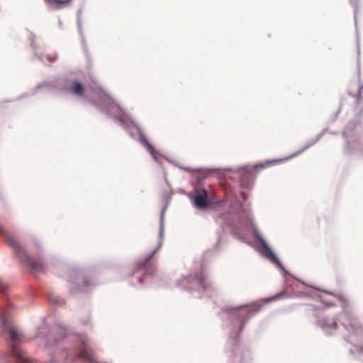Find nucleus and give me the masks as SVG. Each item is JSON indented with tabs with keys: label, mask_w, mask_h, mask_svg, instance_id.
<instances>
[{
	"label": "nucleus",
	"mask_w": 363,
	"mask_h": 363,
	"mask_svg": "<svg viewBox=\"0 0 363 363\" xmlns=\"http://www.w3.org/2000/svg\"><path fill=\"white\" fill-rule=\"evenodd\" d=\"M308 147V145L306 146L305 147H303V149H301V150H299L298 152H297L296 153H295L294 155H293L291 156V157H294V156H296V155H298V154H300V153H301V152H303L305 150H306Z\"/></svg>",
	"instance_id": "16"
},
{
	"label": "nucleus",
	"mask_w": 363,
	"mask_h": 363,
	"mask_svg": "<svg viewBox=\"0 0 363 363\" xmlns=\"http://www.w3.org/2000/svg\"><path fill=\"white\" fill-rule=\"evenodd\" d=\"M45 2L52 5H57L60 6L68 4L72 0H45Z\"/></svg>",
	"instance_id": "11"
},
{
	"label": "nucleus",
	"mask_w": 363,
	"mask_h": 363,
	"mask_svg": "<svg viewBox=\"0 0 363 363\" xmlns=\"http://www.w3.org/2000/svg\"><path fill=\"white\" fill-rule=\"evenodd\" d=\"M65 359V352L63 351H58L56 354V359L52 357L50 363H55V362H59L60 363H64Z\"/></svg>",
	"instance_id": "10"
},
{
	"label": "nucleus",
	"mask_w": 363,
	"mask_h": 363,
	"mask_svg": "<svg viewBox=\"0 0 363 363\" xmlns=\"http://www.w3.org/2000/svg\"><path fill=\"white\" fill-rule=\"evenodd\" d=\"M357 351L359 353L363 354V346H357Z\"/></svg>",
	"instance_id": "17"
},
{
	"label": "nucleus",
	"mask_w": 363,
	"mask_h": 363,
	"mask_svg": "<svg viewBox=\"0 0 363 363\" xmlns=\"http://www.w3.org/2000/svg\"><path fill=\"white\" fill-rule=\"evenodd\" d=\"M277 162V161H267L263 164H259V166L261 167V168H264V167H269L270 164H273V163H275Z\"/></svg>",
	"instance_id": "13"
},
{
	"label": "nucleus",
	"mask_w": 363,
	"mask_h": 363,
	"mask_svg": "<svg viewBox=\"0 0 363 363\" xmlns=\"http://www.w3.org/2000/svg\"><path fill=\"white\" fill-rule=\"evenodd\" d=\"M340 321L348 333V337L357 335L362 331V326L357 318L347 311L340 314Z\"/></svg>",
	"instance_id": "3"
},
{
	"label": "nucleus",
	"mask_w": 363,
	"mask_h": 363,
	"mask_svg": "<svg viewBox=\"0 0 363 363\" xmlns=\"http://www.w3.org/2000/svg\"><path fill=\"white\" fill-rule=\"evenodd\" d=\"M6 289H7V286L5 284L0 282V291L1 293H4Z\"/></svg>",
	"instance_id": "14"
},
{
	"label": "nucleus",
	"mask_w": 363,
	"mask_h": 363,
	"mask_svg": "<svg viewBox=\"0 0 363 363\" xmlns=\"http://www.w3.org/2000/svg\"><path fill=\"white\" fill-rule=\"evenodd\" d=\"M49 298H50V301H52V302H53L55 303H59L58 298H57V297H52L50 296Z\"/></svg>",
	"instance_id": "15"
},
{
	"label": "nucleus",
	"mask_w": 363,
	"mask_h": 363,
	"mask_svg": "<svg viewBox=\"0 0 363 363\" xmlns=\"http://www.w3.org/2000/svg\"><path fill=\"white\" fill-rule=\"evenodd\" d=\"M350 353L353 354H354V351L352 350H350Z\"/></svg>",
	"instance_id": "20"
},
{
	"label": "nucleus",
	"mask_w": 363,
	"mask_h": 363,
	"mask_svg": "<svg viewBox=\"0 0 363 363\" xmlns=\"http://www.w3.org/2000/svg\"><path fill=\"white\" fill-rule=\"evenodd\" d=\"M84 86L77 80L73 81L71 86L69 87L70 91L77 96H82L84 92Z\"/></svg>",
	"instance_id": "7"
},
{
	"label": "nucleus",
	"mask_w": 363,
	"mask_h": 363,
	"mask_svg": "<svg viewBox=\"0 0 363 363\" xmlns=\"http://www.w3.org/2000/svg\"><path fill=\"white\" fill-rule=\"evenodd\" d=\"M194 204L199 209H205L208 207V194L206 190H202L194 196Z\"/></svg>",
	"instance_id": "5"
},
{
	"label": "nucleus",
	"mask_w": 363,
	"mask_h": 363,
	"mask_svg": "<svg viewBox=\"0 0 363 363\" xmlns=\"http://www.w3.org/2000/svg\"><path fill=\"white\" fill-rule=\"evenodd\" d=\"M319 326L325 330H328L330 329H335L337 328V323L333 318H324L318 320Z\"/></svg>",
	"instance_id": "6"
},
{
	"label": "nucleus",
	"mask_w": 363,
	"mask_h": 363,
	"mask_svg": "<svg viewBox=\"0 0 363 363\" xmlns=\"http://www.w3.org/2000/svg\"><path fill=\"white\" fill-rule=\"evenodd\" d=\"M260 309V307H256L255 308H251L250 310L253 311V313H257Z\"/></svg>",
	"instance_id": "18"
},
{
	"label": "nucleus",
	"mask_w": 363,
	"mask_h": 363,
	"mask_svg": "<svg viewBox=\"0 0 363 363\" xmlns=\"http://www.w3.org/2000/svg\"><path fill=\"white\" fill-rule=\"evenodd\" d=\"M1 320L3 330L7 333L8 338L10 340L11 355L16 358L18 363H33L32 360L26 357L25 352L18 345L22 337L21 333L17 330L16 328L7 319L4 314L1 315Z\"/></svg>",
	"instance_id": "1"
},
{
	"label": "nucleus",
	"mask_w": 363,
	"mask_h": 363,
	"mask_svg": "<svg viewBox=\"0 0 363 363\" xmlns=\"http://www.w3.org/2000/svg\"><path fill=\"white\" fill-rule=\"evenodd\" d=\"M140 142L152 156H155V150L146 138L143 136L140 137Z\"/></svg>",
	"instance_id": "8"
},
{
	"label": "nucleus",
	"mask_w": 363,
	"mask_h": 363,
	"mask_svg": "<svg viewBox=\"0 0 363 363\" xmlns=\"http://www.w3.org/2000/svg\"><path fill=\"white\" fill-rule=\"evenodd\" d=\"M335 296L340 300L344 305H347L349 303L348 298L346 295L342 294H337Z\"/></svg>",
	"instance_id": "12"
},
{
	"label": "nucleus",
	"mask_w": 363,
	"mask_h": 363,
	"mask_svg": "<svg viewBox=\"0 0 363 363\" xmlns=\"http://www.w3.org/2000/svg\"><path fill=\"white\" fill-rule=\"evenodd\" d=\"M265 251L266 257L269 258L272 262L277 263L279 262L276 255L272 252V250L269 247H266Z\"/></svg>",
	"instance_id": "9"
},
{
	"label": "nucleus",
	"mask_w": 363,
	"mask_h": 363,
	"mask_svg": "<svg viewBox=\"0 0 363 363\" xmlns=\"http://www.w3.org/2000/svg\"><path fill=\"white\" fill-rule=\"evenodd\" d=\"M243 326H244V323H242L241 327H240V330L242 329Z\"/></svg>",
	"instance_id": "19"
},
{
	"label": "nucleus",
	"mask_w": 363,
	"mask_h": 363,
	"mask_svg": "<svg viewBox=\"0 0 363 363\" xmlns=\"http://www.w3.org/2000/svg\"><path fill=\"white\" fill-rule=\"evenodd\" d=\"M0 233L5 238L8 245L13 249L14 253L19 257L21 262H25L33 270L41 272L43 270L44 264L40 259H34L30 257L24 248L20 245L15 235L6 231L0 227Z\"/></svg>",
	"instance_id": "2"
},
{
	"label": "nucleus",
	"mask_w": 363,
	"mask_h": 363,
	"mask_svg": "<svg viewBox=\"0 0 363 363\" xmlns=\"http://www.w3.org/2000/svg\"><path fill=\"white\" fill-rule=\"evenodd\" d=\"M159 234L160 237V241L159 242L156 248L154 250H152L149 255L145 257L144 259H140L136 264V267L138 270L144 269L146 272V274L151 275L155 273L156 270V267L155 264L151 262L150 261L152 259L153 256L155 255V253L160 250L162 243L164 234V225L162 222L161 223Z\"/></svg>",
	"instance_id": "4"
}]
</instances>
